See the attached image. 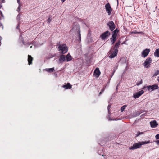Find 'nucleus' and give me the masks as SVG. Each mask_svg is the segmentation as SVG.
<instances>
[{
    "label": "nucleus",
    "instance_id": "nucleus-1",
    "mask_svg": "<svg viewBox=\"0 0 159 159\" xmlns=\"http://www.w3.org/2000/svg\"><path fill=\"white\" fill-rule=\"evenodd\" d=\"M150 143L149 141L147 142H139L138 143H135L131 147L129 148V149L131 150H134L140 148L142 145L148 144Z\"/></svg>",
    "mask_w": 159,
    "mask_h": 159
},
{
    "label": "nucleus",
    "instance_id": "nucleus-2",
    "mask_svg": "<svg viewBox=\"0 0 159 159\" xmlns=\"http://www.w3.org/2000/svg\"><path fill=\"white\" fill-rule=\"evenodd\" d=\"M58 48L59 51H61V53L63 54L66 53L68 51V49L66 44H59Z\"/></svg>",
    "mask_w": 159,
    "mask_h": 159
},
{
    "label": "nucleus",
    "instance_id": "nucleus-3",
    "mask_svg": "<svg viewBox=\"0 0 159 159\" xmlns=\"http://www.w3.org/2000/svg\"><path fill=\"white\" fill-rule=\"evenodd\" d=\"M118 52V50L113 49V48H111L108 52V56L110 54L109 57L111 58H114L117 56Z\"/></svg>",
    "mask_w": 159,
    "mask_h": 159
},
{
    "label": "nucleus",
    "instance_id": "nucleus-4",
    "mask_svg": "<svg viewBox=\"0 0 159 159\" xmlns=\"http://www.w3.org/2000/svg\"><path fill=\"white\" fill-rule=\"evenodd\" d=\"M72 30H75L77 31L78 34V40L79 41H81V34L80 26L79 25L76 24V25L75 26H74Z\"/></svg>",
    "mask_w": 159,
    "mask_h": 159
},
{
    "label": "nucleus",
    "instance_id": "nucleus-5",
    "mask_svg": "<svg viewBox=\"0 0 159 159\" xmlns=\"http://www.w3.org/2000/svg\"><path fill=\"white\" fill-rule=\"evenodd\" d=\"M111 35V33L109 31H107L102 33L100 36V38H101L103 40L107 38L109 36Z\"/></svg>",
    "mask_w": 159,
    "mask_h": 159
},
{
    "label": "nucleus",
    "instance_id": "nucleus-6",
    "mask_svg": "<svg viewBox=\"0 0 159 159\" xmlns=\"http://www.w3.org/2000/svg\"><path fill=\"white\" fill-rule=\"evenodd\" d=\"M152 60L150 57H148L146 59L143 63V66L145 68H148L150 67V64L152 62Z\"/></svg>",
    "mask_w": 159,
    "mask_h": 159
},
{
    "label": "nucleus",
    "instance_id": "nucleus-7",
    "mask_svg": "<svg viewBox=\"0 0 159 159\" xmlns=\"http://www.w3.org/2000/svg\"><path fill=\"white\" fill-rule=\"evenodd\" d=\"M106 11L107 12L108 15H110L111 14L112 9L109 3H108L105 5Z\"/></svg>",
    "mask_w": 159,
    "mask_h": 159
},
{
    "label": "nucleus",
    "instance_id": "nucleus-8",
    "mask_svg": "<svg viewBox=\"0 0 159 159\" xmlns=\"http://www.w3.org/2000/svg\"><path fill=\"white\" fill-rule=\"evenodd\" d=\"M107 25L111 31H112L115 28V25L113 21H109Z\"/></svg>",
    "mask_w": 159,
    "mask_h": 159
},
{
    "label": "nucleus",
    "instance_id": "nucleus-9",
    "mask_svg": "<svg viewBox=\"0 0 159 159\" xmlns=\"http://www.w3.org/2000/svg\"><path fill=\"white\" fill-rule=\"evenodd\" d=\"M150 52L149 49L146 48L142 51L141 57L145 58L146 57Z\"/></svg>",
    "mask_w": 159,
    "mask_h": 159
},
{
    "label": "nucleus",
    "instance_id": "nucleus-10",
    "mask_svg": "<svg viewBox=\"0 0 159 159\" xmlns=\"http://www.w3.org/2000/svg\"><path fill=\"white\" fill-rule=\"evenodd\" d=\"M146 87L149 90H150V89H151V91H152L158 89V86L157 84H154L152 86L149 85L147 86Z\"/></svg>",
    "mask_w": 159,
    "mask_h": 159
},
{
    "label": "nucleus",
    "instance_id": "nucleus-11",
    "mask_svg": "<svg viewBox=\"0 0 159 159\" xmlns=\"http://www.w3.org/2000/svg\"><path fill=\"white\" fill-rule=\"evenodd\" d=\"M144 93V91L143 90H141L138 92H137L136 94L133 96V97L135 98H137L139 97Z\"/></svg>",
    "mask_w": 159,
    "mask_h": 159
},
{
    "label": "nucleus",
    "instance_id": "nucleus-12",
    "mask_svg": "<svg viewBox=\"0 0 159 159\" xmlns=\"http://www.w3.org/2000/svg\"><path fill=\"white\" fill-rule=\"evenodd\" d=\"M150 126L152 128H155L158 125V123L154 120L153 121H151L150 122Z\"/></svg>",
    "mask_w": 159,
    "mask_h": 159
},
{
    "label": "nucleus",
    "instance_id": "nucleus-13",
    "mask_svg": "<svg viewBox=\"0 0 159 159\" xmlns=\"http://www.w3.org/2000/svg\"><path fill=\"white\" fill-rule=\"evenodd\" d=\"M100 73L101 72L99 70V68H96L94 72V75H95L97 77H98L100 75Z\"/></svg>",
    "mask_w": 159,
    "mask_h": 159
},
{
    "label": "nucleus",
    "instance_id": "nucleus-14",
    "mask_svg": "<svg viewBox=\"0 0 159 159\" xmlns=\"http://www.w3.org/2000/svg\"><path fill=\"white\" fill-rule=\"evenodd\" d=\"M66 60V57L65 55L62 54L61 55L60 58H59V61L60 63L63 62L64 61H65Z\"/></svg>",
    "mask_w": 159,
    "mask_h": 159
},
{
    "label": "nucleus",
    "instance_id": "nucleus-15",
    "mask_svg": "<svg viewBox=\"0 0 159 159\" xmlns=\"http://www.w3.org/2000/svg\"><path fill=\"white\" fill-rule=\"evenodd\" d=\"M72 86L70 83H68L67 84L64 85L62 86V87L65 88V89H70L71 88Z\"/></svg>",
    "mask_w": 159,
    "mask_h": 159
},
{
    "label": "nucleus",
    "instance_id": "nucleus-16",
    "mask_svg": "<svg viewBox=\"0 0 159 159\" xmlns=\"http://www.w3.org/2000/svg\"><path fill=\"white\" fill-rule=\"evenodd\" d=\"M120 44V41H118L117 43H116L114 46L113 47V49H116L117 50H118V49L119 47V46Z\"/></svg>",
    "mask_w": 159,
    "mask_h": 159
},
{
    "label": "nucleus",
    "instance_id": "nucleus-17",
    "mask_svg": "<svg viewBox=\"0 0 159 159\" xmlns=\"http://www.w3.org/2000/svg\"><path fill=\"white\" fill-rule=\"evenodd\" d=\"M72 58V57L69 53L68 54L66 57V59L67 62L71 60Z\"/></svg>",
    "mask_w": 159,
    "mask_h": 159
},
{
    "label": "nucleus",
    "instance_id": "nucleus-18",
    "mask_svg": "<svg viewBox=\"0 0 159 159\" xmlns=\"http://www.w3.org/2000/svg\"><path fill=\"white\" fill-rule=\"evenodd\" d=\"M33 60V58L31 56L28 55V64L29 65L32 64V62Z\"/></svg>",
    "mask_w": 159,
    "mask_h": 159
},
{
    "label": "nucleus",
    "instance_id": "nucleus-19",
    "mask_svg": "<svg viewBox=\"0 0 159 159\" xmlns=\"http://www.w3.org/2000/svg\"><path fill=\"white\" fill-rule=\"evenodd\" d=\"M154 55L155 57H159V48L156 50L154 53Z\"/></svg>",
    "mask_w": 159,
    "mask_h": 159
},
{
    "label": "nucleus",
    "instance_id": "nucleus-20",
    "mask_svg": "<svg viewBox=\"0 0 159 159\" xmlns=\"http://www.w3.org/2000/svg\"><path fill=\"white\" fill-rule=\"evenodd\" d=\"M46 70L47 71L49 72L52 73V72L54 70V68H47L46 69Z\"/></svg>",
    "mask_w": 159,
    "mask_h": 159
},
{
    "label": "nucleus",
    "instance_id": "nucleus-21",
    "mask_svg": "<svg viewBox=\"0 0 159 159\" xmlns=\"http://www.w3.org/2000/svg\"><path fill=\"white\" fill-rule=\"evenodd\" d=\"M110 39L111 40L112 44H114L116 40V39L114 38L113 39L112 38H110Z\"/></svg>",
    "mask_w": 159,
    "mask_h": 159
},
{
    "label": "nucleus",
    "instance_id": "nucleus-22",
    "mask_svg": "<svg viewBox=\"0 0 159 159\" xmlns=\"http://www.w3.org/2000/svg\"><path fill=\"white\" fill-rule=\"evenodd\" d=\"M87 41L88 43H90L92 42V39L91 37H89V38H87Z\"/></svg>",
    "mask_w": 159,
    "mask_h": 159
},
{
    "label": "nucleus",
    "instance_id": "nucleus-23",
    "mask_svg": "<svg viewBox=\"0 0 159 159\" xmlns=\"http://www.w3.org/2000/svg\"><path fill=\"white\" fill-rule=\"evenodd\" d=\"M126 107V105H124L121 108V112H123L124 110L125 109Z\"/></svg>",
    "mask_w": 159,
    "mask_h": 159
},
{
    "label": "nucleus",
    "instance_id": "nucleus-24",
    "mask_svg": "<svg viewBox=\"0 0 159 159\" xmlns=\"http://www.w3.org/2000/svg\"><path fill=\"white\" fill-rule=\"evenodd\" d=\"M144 133V132H137V134H136V137H137L140 135L141 134H143Z\"/></svg>",
    "mask_w": 159,
    "mask_h": 159
},
{
    "label": "nucleus",
    "instance_id": "nucleus-25",
    "mask_svg": "<svg viewBox=\"0 0 159 159\" xmlns=\"http://www.w3.org/2000/svg\"><path fill=\"white\" fill-rule=\"evenodd\" d=\"M119 31V30L117 29H116L113 32V33L117 34Z\"/></svg>",
    "mask_w": 159,
    "mask_h": 159
},
{
    "label": "nucleus",
    "instance_id": "nucleus-26",
    "mask_svg": "<svg viewBox=\"0 0 159 159\" xmlns=\"http://www.w3.org/2000/svg\"><path fill=\"white\" fill-rule=\"evenodd\" d=\"M159 74V70H157L155 72V73L153 75V76H157Z\"/></svg>",
    "mask_w": 159,
    "mask_h": 159
},
{
    "label": "nucleus",
    "instance_id": "nucleus-27",
    "mask_svg": "<svg viewBox=\"0 0 159 159\" xmlns=\"http://www.w3.org/2000/svg\"><path fill=\"white\" fill-rule=\"evenodd\" d=\"M116 37H117V34L113 33L111 38H113V39L114 38V39H116Z\"/></svg>",
    "mask_w": 159,
    "mask_h": 159
},
{
    "label": "nucleus",
    "instance_id": "nucleus-28",
    "mask_svg": "<svg viewBox=\"0 0 159 159\" xmlns=\"http://www.w3.org/2000/svg\"><path fill=\"white\" fill-rule=\"evenodd\" d=\"M21 7V4L19 5V6L18 7V8L17 10V11L18 12H19L20 11V10Z\"/></svg>",
    "mask_w": 159,
    "mask_h": 159
},
{
    "label": "nucleus",
    "instance_id": "nucleus-29",
    "mask_svg": "<svg viewBox=\"0 0 159 159\" xmlns=\"http://www.w3.org/2000/svg\"><path fill=\"white\" fill-rule=\"evenodd\" d=\"M91 31H89L88 33V35H87V37L88 39L89 38V37H91Z\"/></svg>",
    "mask_w": 159,
    "mask_h": 159
},
{
    "label": "nucleus",
    "instance_id": "nucleus-30",
    "mask_svg": "<svg viewBox=\"0 0 159 159\" xmlns=\"http://www.w3.org/2000/svg\"><path fill=\"white\" fill-rule=\"evenodd\" d=\"M56 56V55L55 54H53V55H51L49 57H48V59H50V58H52L54 57H55Z\"/></svg>",
    "mask_w": 159,
    "mask_h": 159
},
{
    "label": "nucleus",
    "instance_id": "nucleus-31",
    "mask_svg": "<svg viewBox=\"0 0 159 159\" xmlns=\"http://www.w3.org/2000/svg\"><path fill=\"white\" fill-rule=\"evenodd\" d=\"M141 113L140 112L137 111V112H136V116H139V115Z\"/></svg>",
    "mask_w": 159,
    "mask_h": 159
},
{
    "label": "nucleus",
    "instance_id": "nucleus-32",
    "mask_svg": "<svg viewBox=\"0 0 159 159\" xmlns=\"http://www.w3.org/2000/svg\"><path fill=\"white\" fill-rule=\"evenodd\" d=\"M51 20H52V19L50 17H49L47 20L48 22L50 23L51 21Z\"/></svg>",
    "mask_w": 159,
    "mask_h": 159
},
{
    "label": "nucleus",
    "instance_id": "nucleus-33",
    "mask_svg": "<svg viewBox=\"0 0 159 159\" xmlns=\"http://www.w3.org/2000/svg\"><path fill=\"white\" fill-rule=\"evenodd\" d=\"M155 138L156 139H159V134H157L155 136Z\"/></svg>",
    "mask_w": 159,
    "mask_h": 159
},
{
    "label": "nucleus",
    "instance_id": "nucleus-34",
    "mask_svg": "<svg viewBox=\"0 0 159 159\" xmlns=\"http://www.w3.org/2000/svg\"><path fill=\"white\" fill-rule=\"evenodd\" d=\"M140 33V32H137L136 31H134L131 32V33L134 34L139 33Z\"/></svg>",
    "mask_w": 159,
    "mask_h": 159
},
{
    "label": "nucleus",
    "instance_id": "nucleus-35",
    "mask_svg": "<svg viewBox=\"0 0 159 159\" xmlns=\"http://www.w3.org/2000/svg\"><path fill=\"white\" fill-rule=\"evenodd\" d=\"M142 83V80H141V81L140 82H139V83H138L137 84V85H139L141 84Z\"/></svg>",
    "mask_w": 159,
    "mask_h": 159
},
{
    "label": "nucleus",
    "instance_id": "nucleus-36",
    "mask_svg": "<svg viewBox=\"0 0 159 159\" xmlns=\"http://www.w3.org/2000/svg\"><path fill=\"white\" fill-rule=\"evenodd\" d=\"M20 15L19 14L17 15V19H19L20 18Z\"/></svg>",
    "mask_w": 159,
    "mask_h": 159
},
{
    "label": "nucleus",
    "instance_id": "nucleus-37",
    "mask_svg": "<svg viewBox=\"0 0 159 159\" xmlns=\"http://www.w3.org/2000/svg\"><path fill=\"white\" fill-rule=\"evenodd\" d=\"M106 87V86L104 87L102 90H101V91L102 92H103L104 91V90H105V88Z\"/></svg>",
    "mask_w": 159,
    "mask_h": 159
},
{
    "label": "nucleus",
    "instance_id": "nucleus-38",
    "mask_svg": "<svg viewBox=\"0 0 159 159\" xmlns=\"http://www.w3.org/2000/svg\"><path fill=\"white\" fill-rule=\"evenodd\" d=\"M110 107H111V106L110 105H108V106L107 107V108L108 111H109V109H110Z\"/></svg>",
    "mask_w": 159,
    "mask_h": 159
},
{
    "label": "nucleus",
    "instance_id": "nucleus-39",
    "mask_svg": "<svg viewBox=\"0 0 159 159\" xmlns=\"http://www.w3.org/2000/svg\"><path fill=\"white\" fill-rule=\"evenodd\" d=\"M155 142L157 144L159 145V140L156 141H155Z\"/></svg>",
    "mask_w": 159,
    "mask_h": 159
},
{
    "label": "nucleus",
    "instance_id": "nucleus-40",
    "mask_svg": "<svg viewBox=\"0 0 159 159\" xmlns=\"http://www.w3.org/2000/svg\"><path fill=\"white\" fill-rule=\"evenodd\" d=\"M17 2L19 5L20 4V0H17Z\"/></svg>",
    "mask_w": 159,
    "mask_h": 159
},
{
    "label": "nucleus",
    "instance_id": "nucleus-41",
    "mask_svg": "<svg viewBox=\"0 0 159 159\" xmlns=\"http://www.w3.org/2000/svg\"><path fill=\"white\" fill-rule=\"evenodd\" d=\"M157 81L159 83V76L157 77Z\"/></svg>",
    "mask_w": 159,
    "mask_h": 159
},
{
    "label": "nucleus",
    "instance_id": "nucleus-42",
    "mask_svg": "<svg viewBox=\"0 0 159 159\" xmlns=\"http://www.w3.org/2000/svg\"><path fill=\"white\" fill-rule=\"evenodd\" d=\"M144 115H145V114H143L142 115L140 116V117H141V118H142V117H143V116Z\"/></svg>",
    "mask_w": 159,
    "mask_h": 159
},
{
    "label": "nucleus",
    "instance_id": "nucleus-43",
    "mask_svg": "<svg viewBox=\"0 0 159 159\" xmlns=\"http://www.w3.org/2000/svg\"><path fill=\"white\" fill-rule=\"evenodd\" d=\"M22 43H23V44L24 45H26V44L25 43V42H24V41H22Z\"/></svg>",
    "mask_w": 159,
    "mask_h": 159
},
{
    "label": "nucleus",
    "instance_id": "nucleus-44",
    "mask_svg": "<svg viewBox=\"0 0 159 159\" xmlns=\"http://www.w3.org/2000/svg\"><path fill=\"white\" fill-rule=\"evenodd\" d=\"M19 24L16 27V28L17 29H19Z\"/></svg>",
    "mask_w": 159,
    "mask_h": 159
},
{
    "label": "nucleus",
    "instance_id": "nucleus-45",
    "mask_svg": "<svg viewBox=\"0 0 159 159\" xmlns=\"http://www.w3.org/2000/svg\"><path fill=\"white\" fill-rule=\"evenodd\" d=\"M66 0H61L62 2L63 3Z\"/></svg>",
    "mask_w": 159,
    "mask_h": 159
},
{
    "label": "nucleus",
    "instance_id": "nucleus-46",
    "mask_svg": "<svg viewBox=\"0 0 159 159\" xmlns=\"http://www.w3.org/2000/svg\"><path fill=\"white\" fill-rule=\"evenodd\" d=\"M102 93V92L101 91V92L99 93V94L100 95V94H101Z\"/></svg>",
    "mask_w": 159,
    "mask_h": 159
},
{
    "label": "nucleus",
    "instance_id": "nucleus-47",
    "mask_svg": "<svg viewBox=\"0 0 159 159\" xmlns=\"http://www.w3.org/2000/svg\"><path fill=\"white\" fill-rule=\"evenodd\" d=\"M28 43L29 45H30V44H31V43H28H28Z\"/></svg>",
    "mask_w": 159,
    "mask_h": 159
},
{
    "label": "nucleus",
    "instance_id": "nucleus-48",
    "mask_svg": "<svg viewBox=\"0 0 159 159\" xmlns=\"http://www.w3.org/2000/svg\"><path fill=\"white\" fill-rule=\"evenodd\" d=\"M32 47V46H30V48H31Z\"/></svg>",
    "mask_w": 159,
    "mask_h": 159
},
{
    "label": "nucleus",
    "instance_id": "nucleus-49",
    "mask_svg": "<svg viewBox=\"0 0 159 159\" xmlns=\"http://www.w3.org/2000/svg\"><path fill=\"white\" fill-rule=\"evenodd\" d=\"M117 2H118V0H117Z\"/></svg>",
    "mask_w": 159,
    "mask_h": 159
}]
</instances>
